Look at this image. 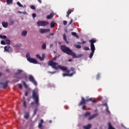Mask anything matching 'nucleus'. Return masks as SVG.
<instances>
[{
	"label": "nucleus",
	"mask_w": 129,
	"mask_h": 129,
	"mask_svg": "<svg viewBox=\"0 0 129 129\" xmlns=\"http://www.w3.org/2000/svg\"><path fill=\"white\" fill-rule=\"evenodd\" d=\"M48 64L49 65V66H51L53 69H55L56 70L60 69L62 71H65V72H67V74H62V76H63V77H64V76H72L73 75V73L69 74L70 73V71L68 70L67 68L62 66L58 65V63L55 62L53 60H49L48 62ZM56 65H57V66H56Z\"/></svg>",
	"instance_id": "obj_1"
},
{
	"label": "nucleus",
	"mask_w": 129,
	"mask_h": 129,
	"mask_svg": "<svg viewBox=\"0 0 129 129\" xmlns=\"http://www.w3.org/2000/svg\"><path fill=\"white\" fill-rule=\"evenodd\" d=\"M60 50L63 53L67 54V55H70L72 56L74 58H81L83 56V54H79L76 55V53L73 52L69 47H67L66 45H60Z\"/></svg>",
	"instance_id": "obj_2"
},
{
	"label": "nucleus",
	"mask_w": 129,
	"mask_h": 129,
	"mask_svg": "<svg viewBox=\"0 0 129 129\" xmlns=\"http://www.w3.org/2000/svg\"><path fill=\"white\" fill-rule=\"evenodd\" d=\"M96 42L97 41L95 39H91L89 40V42L91 43L90 47L92 51L89 55V58H92V57H93L94 52H95V46L94 45V43H96Z\"/></svg>",
	"instance_id": "obj_3"
},
{
	"label": "nucleus",
	"mask_w": 129,
	"mask_h": 129,
	"mask_svg": "<svg viewBox=\"0 0 129 129\" xmlns=\"http://www.w3.org/2000/svg\"><path fill=\"white\" fill-rule=\"evenodd\" d=\"M32 97L34 100L36 104H37V106H39V95L38 94V93L36 92V91H33Z\"/></svg>",
	"instance_id": "obj_4"
},
{
	"label": "nucleus",
	"mask_w": 129,
	"mask_h": 129,
	"mask_svg": "<svg viewBox=\"0 0 129 129\" xmlns=\"http://www.w3.org/2000/svg\"><path fill=\"white\" fill-rule=\"evenodd\" d=\"M26 57H27V61L30 62V63H33V64H37L38 63V61H37V60H36L33 58H31L30 56L29 53H27L26 54Z\"/></svg>",
	"instance_id": "obj_5"
},
{
	"label": "nucleus",
	"mask_w": 129,
	"mask_h": 129,
	"mask_svg": "<svg viewBox=\"0 0 129 129\" xmlns=\"http://www.w3.org/2000/svg\"><path fill=\"white\" fill-rule=\"evenodd\" d=\"M49 22L47 21H38L37 22V25L39 27H45V26H48Z\"/></svg>",
	"instance_id": "obj_6"
},
{
	"label": "nucleus",
	"mask_w": 129,
	"mask_h": 129,
	"mask_svg": "<svg viewBox=\"0 0 129 129\" xmlns=\"http://www.w3.org/2000/svg\"><path fill=\"white\" fill-rule=\"evenodd\" d=\"M29 80L30 81V82H32V83H33L34 85H37V82L35 80V78H34V77L32 75H29Z\"/></svg>",
	"instance_id": "obj_7"
},
{
	"label": "nucleus",
	"mask_w": 129,
	"mask_h": 129,
	"mask_svg": "<svg viewBox=\"0 0 129 129\" xmlns=\"http://www.w3.org/2000/svg\"><path fill=\"white\" fill-rule=\"evenodd\" d=\"M4 52H8V53L13 52V49H12V47L10 45L6 46L4 47Z\"/></svg>",
	"instance_id": "obj_8"
},
{
	"label": "nucleus",
	"mask_w": 129,
	"mask_h": 129,
	"mask_svg": "<svg viewBox=\"0 0 129 129\" xmlns=\"http://www.w3.org/2000/svg\"><path fill=\"white\" fill-rule=\"evenodd\" d=\"M48 32H50V29H49L40 28L39 29V33H40V34H45V33H48Z\"/></svg>",
	"instance_id": "obj_9"
},
{
	"label": "nucleus",
	"mask_w": 129,
	"mask_h": 129,
	"mask_svg": "<svg viewBox=\"0 0 129 129\" xmlns=\"http://www.w3.org/2000/svg\"><path fill=\"white\" fill-rule=\"evenodd\" d=\"M83 104L84 105L86 104V103L85 102V99L84 98V97H82L81 101L79 104V106H81V105H83Z\"/></svg>",
	"instance_id": "obj_10"
},
{
	"label": "nucleus",
	"mask_w": 129,
	"mask_h": 129,
	"mask_svg": "<svg viewBox=\"0 0 129 129\" xmlns=\"http://www.w3.org/2000/svg\"><path fill=\"white\" fill-rule=\"evenodd\" d=\"M9 81H7L5 83H0L1 85H3V89H6L7 87H8V83H9Z\"/></svg>",
	"instance_id": "obj_11"
},
{
	"label": "nucleus",
	"mask_w": 129,
	"mask_h": 129,
	"mask_svg": "<svg viewBox=\"0 0 129 129\" xmlns=\"http://www.w3.org/2000/svg\"><path fill=\"white\" fill-rule=\"evenodd\" d=\"M36 57L39 59L40 61H43L44 59L45 58V54H42V57H41L40 55L36 54Z\"/></svg>",
	"instance_id": "obj_12"
},
{
	"label": "nucleus",
	"mask_w": 129,
	"mask_h": 129,
	"mask_svg": "<svg viewBox=\"0 0 129 129\" xmlns=\"http://www.w3.org/2000/svg\"><path fill=\"white\" fill-rule=\"evenodd\" d=\"M15 77L17 78V79H15L13 80V82H15V83L18 82L19 79H22V77L18 76H15Z\"/></svg>",
	"instance_id": "obj_13"
},
{
	"label": "nucleus",
	"mask_w": 129,
	"mask_h": 129,
	"mask_svg": "<svg viewBox=\"0 0 129 129\" xmlns=\"http://www.w3.org/2000/svg\"><path fill=\"white\" fill-rule=\"evenodd\" d=\"M53 17H54V13H51L49 15H47L46 18H47V20H50V19H52V18H53Z\"/></svg>",
	"instance_id": "obj_14"
},
{
	"label": "nucleus",
	"mask_w": 129,
	"mask_h": 129,
	"mask_svg": "<svg viewBox=\"0 0 129 129\" xmlns=\"http://www.w3.org/2000/svg\"><path fill=\"white\" fill-rule=\"evenodd\" d=\"M73 12V10H71V9H69L68 11L67 12V18H69V16H70V14H71V13Z\"/></svg>",
	"instance_id": "obj_15"
},
{
	"label": "nucleus",
	"mask_w": 129,
	"mask_h": 129,
	"mask_svg": "<svg viewBox=\"0 0 129 129\" xmlns=\"http://www.w3.org/2000/svg\"><path fill=\"white\" fill-rule=\"evenodd\" d=\"M96 116H97V114L96 113V114H94L91 116H90L89 117V120H91V119H93V118L94 117H96Z\"/></svg>",
	"instance_id": "obj_16"
},
{
	"label": "nucleus",
	"mask_w": 129,
	"mask_h": 129,
	"mask_svg": "<svg viewBox=\"0 0 129 129\" xmlns=\"http://www.w3.org/2000/svg\"><path fill=\"white\" fill-rule=\"evenodd\" d=\"M29 117H30V113L27 112L25 113L24 115V118H26V119H28Z\"/></svg>",
	"instance_id": "obj_17"
},
{
	"label": "nucleus",
	"mask_w": 129,
	"mask_h": 129,
	"mask_svg": "<svg viewBox=\"0 0 129 129\" xmlns=\"http://www.w3.org/2000/svg\"><path fill=\"white\" fill-rule=\"evenodd\" d=\"M84 129H90L91 128V124H88L87 125L83 126Z\"/></svg>",
	"instance_id": "obj_18"
},
{
	"label": "nucleus",
	"mask_w": 129,
	"mask_h": 129,
	"mask_svg": "<svg viewBox=\"0 0 129 129\" xmlns=\"http://www.w3.org/2000/svg\"><path fill=\"white\" fill-rule=\"evenodd\" d=\"M27 34H28V32L26 30H24L22 32L21 35L23 37H26V36H27Z\"/></svg>",
	"instance_id": "obj_19"
},
{
	"label": "nucleus",
	"mask_w": 129,
	"mask_h": 129,
	"mask_svg": "<svg viewBox=\"0 0 129 129\" xmlns=\"http://www.w3.org/2000/svg\"><path fill=\"white\" fill-rule=\"evenodd\" d=\"M2 26L4 27V28H8V22H3Z\"/></svg>",
	"instance_id": "obj_20"
},
{
	"label": "nucleus",
	"mask_w": 129,
	"mask_h": 129,
	"mask_svg": "<svg viewBox=\"0 0 129 129\" xmlns=\"http://www.w3.org/2000/svg\"><path fill=\"white\" fill-rule=\"evenodd\" d=\"M63 39L64 41H65V42H66V43H67V44H68L69 43L67 41V37L66 36V35L65 34H63Z\"/></svg>",
	"instance_id": "obj_21"
},
{
	"label": "nucleus",
	"mask_w": 129,
	"mask_h": 129,
	"mask_svg": "<svg viewBox=\"0 0 129 129\" xmlns=\"http://www.w3.org/2000/svg\"><path fill=\"white\" fill-rule=\"evenodd\" d=\"M72 35L76 37V38H77V39L79 38V36H78V35H77V33H76V32H72Z\"/></svg>",
	"instance_id": "obj_22"
},
{
	"label": "nucleus",
	"mask_w": 129,
	"mask_h": 129,
	"mask_svg": "<svg viewBox=\"0 0 129 129\" xmlns=\"http://www.w3.org/2000/svg\"><path fill=\"white\" fill-rule=\"evenodd\" d=\"M74 47H75V48H77V49H81V45L79 44H74Z\"/></svg>",
	"instance_id": "obj_23"
},
{
	"label": "nucleus",
	"mask_w": 129,
	"mask_h": 129,
	"mask_svg": "<svg viewBox=\"0 0 129 129\" xmlns=\"http://www.w3.org/2000/svg\"><path fill=\"white\" fill-rule=\"evenodd\" d=\"M9 24L10 26H13V25H14V24H15V21L11 19L9 20Z\"/></svg>",
	"instance_id": "obj_24"
},
{
	"label": "nucleus",
	"mask_w": 129,
	"mask_h": 129,
	"mask_svg": "<svg viewBox=\"0 0 129 129\" xmlns=\"http://www.w3.org/2000/svg\"><path fill=\"white\" fill-rule=\"evenodd\" d=\"M55 22L52 21L50 23V28H54L55 27Z\"/></svg>",
	"instance_id": "obj_25"
},
{
	"label": "nucleus",
	"mask_w": 129,
	"mask_h": 129,
	"mask_svg": "<svg viewBox=\"0 0 129 129\" xmlns=\"http://www.w3.org/2000/svg\"><path fill=\"white\" fill-rule=\"evenodd\" d=\"M90 115V112H88L87 111L86 112V113L84 114V116L85 117H87V116H89V115Z\"/></svg>",
	"instance_id": "obj_26"
},
{
	"label": "nucleus",
	"mask_w": 129,
	"mask_h": 129,
	"mask_svg": "<svg viewBox=\"0 0 129 129\" xmlns=\"http://www.w3.org/2000/svg\"><path fill=\"white\" fill-rule=\"evenodd\" d=\"M7 5H11L13 4V0H7Z\"/></svg>",
	"instance_id": "obj_27"
},
{
	"label": "nucleus",
	"mask_w": 129,
	"mask_h": 129,
	"mask_svg": "<svg viewBox=\"0 0 129 129\" xmlns=\"http://www.w3.org/2000/svg\"><path fill=\"white\" fill-rule=\"evenodd\" d=\"M37 111H38V108H36L33 111V116H35L37 114Z\"/></svg>",
	"instance_id": "obj_28"
},
{
	"label": "nucleus",
	"mask_w": 129,
	"mask_h": 129,
	"mask_svg": "<svg viewBox=\"0 0 129 129\" xmlns=\"http://www.w3.org/2000/svg\"><path fill=\"white\" fill-rule=\"evenodd\" d=\"M83 50H85V51H88L90 50V49L88 47V46H84L83 47Z\"/></svg>",
	"instance_id": "obj_29"
},
{
	"label": "nucleus",
	"mask_w": 129,
	"mask_h": 129,
	"mask_svg": "<svg viewBox=\"0 0 129 129\" xmlns=\"http://www.w3.org/2000/svg\"><path fill=\"white\" fill-rule=\"evenodd\" d=\"M6 43L7 45H11V40H10V39H7L6 40Z\"/></svg>",
	"instance_id": "obj_30"
},
{
	"label": "nucleus",
	"mask_w": 129,
	"mask_h": 129,
	"mask_svg": "<svg viewBox=\"0 0 129 129\" xmlns=\"http://www.w3.org/2000/svg\"><path fill=\"white\" fill-rule=\"evenodd\" d=\"M92 99V98H89V99H85V102H89V101H91Z\"/></svg>",
	"instance_id": "obj_31"
},
{
	"label": "nucleus",
	"mask_w": 129,
	"mask_h": 129,
	"mask_svg": "<svg viewBox=\"0 0 129 129\" xmlns=\"http://www.w3.org/2000/svg\"><path fill=\"white\" fill-rule=\"evenodd\" d=\"M46 45L45 43H43V45H42V49H43V50H45V49H46Z\"/></svg>",
	"instance_id": "obj_32"
},
{
	"label": "nucleus",
	"mask_w": 129,
	"mask_h": 129,
	"mask_svg": "<svg viewBox=\"0 0 129 129\" xmlns=\"http://www.w3.org/2000/svg\"><path fill=\"white\" fill-rule=\"evenodd\" d=\"M1 39H7V36L0 35Z\"/></svg>",
	"instance_id": "obj_33"
},
{
	"label": "nucleus",
	"mask_w": 129,
	"mask_h": 129,
	"mask_svg": "<svg viewBox=\"0 0 129 129\" xmlns=\"http://www.w3.org/2000/svg\"><path fill=\"white\" fill-rule=\"evenodd\" d=\"M17 5L19 6V7H20L21 8H24L25 7L23 6L20 2H17Z\"/></svg>",
	"instance_id": "obj_34"
},
{
	"label": "nucleus",
	"mask_w": 129,
	"mask_h": 129,
	"mask_svg": "<svg viewBox=\"0 0 129 129\" xmlns=\"http://www.w3.org/2000/svg\"><path fill=\"white\" fill-rule=\"evenodd\" d=\"M22 72H23V70H18L17 73H16V74H20V73H22Z\"/></svg>",
	"instance_id": "obj_35"
},
{
	"label": "nucleus",
	"mask_w": 129,
	"mask_h": 129,
	"mask_svg": "<svg viewBox=\"0 0 129 129\" xmlns=\"http://www.w3.org/2000/svg\"><path fill=\"white\" fill-rule=\"evenodd\" d=\"M23 106L25 108L27 107V102H26V101H24L23 102Z\"/></svg>",
	"instance_id": "obj_36"
},
{
	"label": "nucleus",
	"mask_w": 129,
	"mask_h": 129,
	"mask_svg": "<svg viewBox=\"0 0 129 129\" xmlns=\"http://www.w3.org/2000/svg\"><path fill=\"white\" fill-rule=\"evenodd\" d=\"M23 85L25 88H28V86L27 85V84H26V82H23Z\"/></svg>",
	"instance_id": "obj_37"
},
{
	"label": "nucleus",
	"mask_w": 129,
	"mask_h": 129,
	"mask_svg": "<svg viewBox=\"0 0 129 129\" xmlns=\"http://www.w3.org/2000/svg\"><path fill=\"white\" fill-rule=\"evenodd\" d=\"M43 125L42 123H39L38 127L39 128H42Z\"/></svg>",
	"instance_id": "obj_38"
},
{
	"label": "nucleus",
	"mask_w": 129,
	"mask_h": 129,
	"mask_svg": "<svg viewBox=\"0 0 129 129\" xmlns=\"http://www.w3.org/2000/svg\"><path fill=\"white\" fill-rule=\"evenodd\" d=\"M18 87L20 89H22L23 88V86L22 85V84H18Z\"/></svg>",
	"instance_id": "obj_39"
},
{
	"label": "nucleus",
	"mask_w": 129,
	"mask_h": 129,
	"mask_svg": "<svg viewBox=\"0 0 129 129\" xmlns=\"http://www.w3.org/2000/svg\"><path fill=\"white\" fill-rule=\"evenodd\" d=\"M82 109L83 110H85V109H86V105H83V106H82Z\"/></svg>",
	"instance_id": "obj_40"
},
{
	"label": "nucleus",
	"mask_w": 129,
	"mask_h": 129,
	"mask_svg": "<svg viewBox=\"0 0 129 129\" xmlns=\"http://www.w3.org/2000/svg\"><path fill=\"white\" fill-rule=\"evenodd\" d=\"M105 105H106V107H107V108H106V111H107V112L108 113H109V110H108V106H107V103H106L105 104Z\"/></svg>",
	"instance_id": "obj_41"
},
{
	"label": "nucleus",
	"mask_w": 129,
	"mask_h": 129,
	"mask_svg": "<svg viewBox=\"0 0 129 129\" xmlns=\"http://www.w3.org/2000/svg\"><path fill=\"white\" fill-rule=\"evenodd\" d=\"M1 44L2 45H6V42H5V41H4V40H2V41H1Z\"/></svg>",
	"instance_id": "obj_42"
},
{
	"label": "nucleus",
	"mask_w": 129,
	"mask_h": 129,
	"mask_svg": "<svg viewBox=\"0 0 129 129\" xmlns=\"http://www.w3.org/2000/svg\"><path fill=\"white\" fill-rule=\"evenodd\" d=\"M31 9H32V10H36V7H35L34 5H32L31 6Z\"/></svg>",
	"instance_id": "obj_43"
},
{
	"label": "nucleus",
	"mask_w": 129,
	"mask_h": 129,
	"mask_svg": "<svg viewBox=\"0 0 129 129\" xmlns=\"http://www.w3.org/2000/svg\"><path fill=\"white\" fill-rule=\"evenodd\" d=\"M91 101L93 102V103H95L97 102V101L96 100H92H92H91Z\"/></svg>",
	"instance_id": "obj_44"
},
{
	"label": "nucleus",
	"mask_w": 129,
	"mask_h": 129,
	"mask_svg": "<svg viewBox=\"0 0 129 129\" xmlns=\"http://www.w3.org/2000/svg\"><path fill=\"white\" fill-rule=\"evenodd\" d=\"M32 17H33V19H35V18H36V17H37V15H36V14H35V13H33L32 14Z\"/></svg>",
	"instance_id": "obj_45"
},
{
	"label": "nucleus",
	"mask_w": 129,
	"mask_h": 129,
	"mask_svg": "<svg viewBox=\"0 0 129 129\" xmlns=\"http://www.w3.org/2000/svg\"><path fill=\"white\" fill-rule=\"evenodd\" d=\"M48 73H50V74H55L56 72H48Z\"/></svg>",
	"instance_id": "obj_46"
},
{
	"label": "nucleus",
	"mask_w": 129,
	"mask_h": 129,
	"mask_svg": "<svg viewBox=\"0 0 129 129\" xmlns=\"http://www.w3.org/2000/svg\"><path fill=\"white\" fill-rule=\"evenodd\" d=\"M28 94H29V92L28 91L25 92V96H28Z\"/></svg>",
	"instance_id": "obj_47"
},
{
	"label": "nucleus",
	"mask_w": 129,
	"mask_h": 129,
	"mask_svg": "<svg viewBox=\"0 0 129 129\" xmlns=\"http://www.w3.org/2000/svg\"><path fill=\"white\" fill-rule=\"evenodd\" d=\"M63 25H64V26H66V25H67V21H63Z\"/></svg>",
	"instance_id": "obj_48"
},
{
	"label": "nucleus",
	"mask_w": 129,
	"mask_h": 129,
	"mask_svg": "<svg viewBox=\"0 0 129 129\" xmlns=\"http://www.w3.org/2000/svg\"><path fill=\"white\" fill-rule=\"evenodd\" d=\"M56 59H57V56H55L53 58V61H56Z\"/></svg>",
	"instance_id": "obj_49"
},
{
	"label": "nucleus",
	"mask_w": 129,
	"mask_h": 129,
	"mask_svg": "<svg viewBox=\"0 0 129 129\" xmlns=\"http://www.w3.org/2000/svg\"><path fill=\"white\" fill-rule=\"evenodd\" d=\"M81 41H82V44H85V43H86V41H83V39H81Z\"/></svg>",
	"instance_id": "obj_50"
},
{
	"label": "nucleus",
	"mask_w": 129,
	"mask_h": 129,
	"mask_svg": "<svg viewBox=\"0 0 129 129\" xmlns=\"http://www.w3.org/2000/svg\"><path fill=\"white\" fill-rule=\"evenodd\" d=\"M53 46H54V45L53 44V43H51L50 44L49 47H50V48H52V47H53Z\"/></svg>",
	"instance_id": "obj_51"
},
{
	"label": "nucleus",
	"mask_w": 129,
	"mask_h": 129,
	"mask_svg": "<svg viewBox=\"0 0 129 129\" xmlns=\"http://www.w3.org/2000/svg\"><path fill=\"white\" fill-rule=\"evenodd\" d=\"M72 23H73V19L71 20V22H70L69 25H71V24H72Z\"/></svg>",
	"instance_id": "obj_52"
},
{
	"label": "nucleus",
	"mask_w": 129,
	"mask_h": 129,
	"mask_svg": "<svg viewBox=\"0 0 129 129\" xmlns=\"http://www.w3.org/2000/svg\"><path fill=\"white\" fill-rule=\"evenodd\" d=\"M43 122H44V120L43 119H41L40 123H42V124Z\"/></svg>",
	"instance_id": "obj_53"
},
{
	"label": "nucleus",
	"mask_w": 129,
	"mask_h": 129,
	"mask_svg": "<svg viewBox=\"0 0 129 129\" xmlns=\"http://www.w3.org/2000/svg\"><path fill=\"white\" fill-rule=\"evenodd\" d=\"M71 71H74V70H75L74 68H71Z\"/></svg>",
	"instance_id": "obj_54"
},
{
	"label": "nucleus",
	"mask_w": 129,
	"mask_h": 129,
	"mask_svg": "<svg viewBox=\"0 0 129 129\" xmlns=\"http://www.w3.org/2000/svg\"><path fill=\"white\" fill-rule=\"evenodd\" d=\"M68 61H69V62H72V61H73V59H69L68 60Z\"/></svg>",
	"instance_id": "obj_55"
},
{
	"label": "nucleus",
	"mask_w": 129,
	"mask_h": 129,
	"mask_svg": "<svg viewBox=\"0 0 129 129\" xmlns=\"http://www.w3.org/2000/svg\"><path fill=\"white\" fill-rule=\"evenodd\" d=\"M31 104L32 105H34V104H35V102H31Z\"/></svg>",
	"instance_id": "obj_56"
},
{
	"label": "nucleus",
	"mask_w": 129,
	"mask_h": 129,
	"mask_svg": "<svg viewBox=\"0 0 129 129\" xmlns=\"http://www.w3.org/2000/svg\"><path fill=\"white\" fill-rule=\"evenodd\" d=\"M49 36H54V33H50Z\"/></svg>",
	"instance_id": "obj_57"
},
{
	"label": "nucleus",
	"mask_w": 129,
	"mask_h": 129,
	"mask_svg": "<svg viewBox=\"0 0 129 129\" xmlns=\"http://www.w3.org/2000/svg\"><path fill=\"white\" fill-rule=\"evenodd\" d=\"M60 57H61V55H60V54H58V55L57 56V58H60Z\"/></svg>",
	"instance_id": "obj_58"
},
{
	"label": "nucleus",
	"mask_w": 129,
	"mask_h": 129,
	"mask_svg": "<svg viewBox=\"0 0 129 129\" xmlns=\"http://www.w3.org/2000/svg\"><path fill=\"white\" fill-rule=\"evenodd\" d=\"M38 2H39V3L40 4H42V1L41 0H38Z\"/></svg>",
	"instance_id": "obj_59"
},
{
	"label": "nucleus",
	"mask_w": 129,
	"mask_h": 129,
	"mask_svg": "<svg viewBox=\"0 0 129 129\" xmlns=\"http://www.w3.org/2000/svg\"><path fill=\"white\" fill-rule=\"evenodd\" d=\"M6 72H10V70L8 69L6 70Z\"/></svg>",
	"instance_id": "obj_60"
},
{
	"label": "nucleus",
	"mask_w": 129,
	"mask_h": 129,
	"mask_svg": "<svg viewBox=\"0 0 129 129\" xmlns=\"http://www.w3.org/2000/svg\"><path fill=\"white\" fill-rule=\"evenodd\" d=\"M99 75H97V79H99Z\"/></svg>",
	"instance_id": "obj_61"
},
{
	"label": "nucleus",
	"mask_w": 129,
	"mask_h": 129,
	"mask_svg": "<svg viewBox=\"0 0 129 129\" xmlns=\"http://www.w3.org/2000/svg\"><path fill=\"white\" fill-rule=\"evenodd\" d=\"M77 44H82V42H77Z\"/></svg>",
	"instance_id": "obj_62"
},
{
	"label": "nucleus",
	"mask_w": 129,
	"mask_h": 129,
	"mask_svg": "<svg viewBox=\"0 0 129 129\" xmlns=\"http://www.w3.org/2000/svg\"><path fill=\"white\" fill-rule=\"evenodd\" d=\"M23 14H27V12H22Z\"/></svg>",
	"instance_id": "obj_63"
},
{
	"label": "nucleus",
	"mask_w": 129,
	"mask_h": 129,
	"mask_svg": "<svg viewBox=\"0 0 129 129\" xmlns=\"http://www.w3.org/2000/svg\"><path fill=\"white\" fill-rule=\"evenodd\" d=\"M0 76H2V73L0 72Z\"/></svg>",
	"instance_id": "obj_64"
}]
</instances>
